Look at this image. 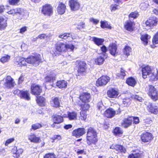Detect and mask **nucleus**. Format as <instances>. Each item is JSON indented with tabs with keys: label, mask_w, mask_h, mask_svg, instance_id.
Wrapping results in <instances>:
<instances>
[{
	"label": "nucleus",
	"mask_w": 158,
	"mask_h": 158,
	"mask_svg": "<svg viewBox=\"0 0 158 158\" xmlns=\"http://www.w3.org/2000/svg\"><path fill=\"white\" fill-rule=\"evenodd\" d=\"M115 106H116L118 109V110H114L112 108H109L106 110L104 113V116L108 118H111L114 117L117 113L118 114L121 112L120 110V106L118 104H115Z\"/></svg>",
	"instance_id": "obj_1"
},
{
	"label": "nucleus",
	"mask_w": 158,
	"mask_h": 158,
	"mask_svg": "<svg viewBox=\"0 0 158 158\" xmlns=\"http://www.w3.org/2000/svg\"><path fill=\"white\" fill-rule=\"evenodd\" d=\"M143 77L144 79L146 78L148 76H150L151 77L150 79L152 80H154L156 78L155 75L153 73H152V70L151 67L147 65L143 67L142 69Z\"/></svg>",
	"instance_id": "obj_2"
},
{
	"label": "nucleus",
	"mask_w": 158,
	"mask_h": 158,
	"mask_svg": "<svg viewBox=\"0 0 158 158\" xmlns=\"http://www.w3.org/2000/svg\"><path fill=\"white\" fill-rule=\"evenodd\" d=\"M158 19L156 17H151L145 22V24L147 27L149 29L153 28L157 25Z\"/></svg>",
	"instance_id": "obj_3"
},
{
	"label": "nucleus",
	"mask_w": 158,
	"mask_h": 158,
	"mask_svg": "<svg viewBox=\"0 0 158 158\" xmlns=\"http://www.w3.org/2000/svg\"><path fill=\"white\" fill-rule=\"evenodd\" d=\"M77 72L78 75H83L85 73L86 64L84 61H77Z\"/></svg>",
	"instance_id": "obj_4"
},
{
	"label": "nucleus",
	"mask_w": 158,
	"mask_h": 158,
	"mask_svg": "<svg viewBox=\"0 0 158 158\" xmlns=\"http://www.w3.org/2000/svg\"><path fill=\"white\" fill-rule=\"evenodd\" d=\"M56 51L55 50V52L52 51V52H53V55L54 56H56L57 55H59L61 52L65 51V44L61 43H57L56 45Z\"/></svg>",
	"instance_id": "obj_5"
},
{
	"label": "nucleus",
	"mask_w": 158,
	"mask_h": 158,
	"mask_svg": "<svg viewBox=\"0 0 158 158\" xmlns=\"http://www.w3.org/2000/svg\"><path fill=\"white\" fill-rule=\"evenodd\" d=\"M148 95L154 101H156L158 98V93L156 89L153 86L150 85L149 87Z\"/></svg>",
	"instance_id": "obj_6"
},
{
	"label": "nucleus",
	"mask_w": 158,
	"mask_h": 158,
	"mask_svg": "<svg viewBox=\"0 0 158 158\" xmlns=\"http://www.w3.org/2000/svg\"><path fill=\"white\" fill-rule=\"evenodd\" d=\"M40 59L39 56H31L27 58V62L36 66L39 64Z\"/></svg>",
	"instance_id": "obj_7"
},
{
	"label": "nucleus",
	"mask_w": 158,
	"mask_h": 158,
	"mask_svg": "<svg viewBox=\"0 0 158 158\" xmlns=\"http://www.w3.org/2000/svg\"><path fill=\"white\" fill-rule=\"evenodd\" d=\"M69 5L72 11H76L80 8L81 4L77 0H69Z\"/></svg>",
	"instance_id": "obj_8"
},
{
	"label": "nucleus",
	"mask_w": 158,
	"mask_h": 158,
	"mask_svg": "<svg viewBox=\"0 0 158 158\" xmlns=\"http://www.w3.org/2000/svg\"><path fill=\"white\" fill-rule=\"evenodd\" d=\"M110 80V78L106 76H103L98 78L96 82L97 86L106 85Z\"/></svg>",
	"instance_id": "obj_9"
},
{
	"label": "nucleus",
	"mask_w": 158,
	"mask_h": 158,
	"mask_svg": "<svg viewBox=\"0 0 158 158\" xmlns=\"http://www.w3.org/2000/svg\"><path fill=\"white\" fill-rule=\"evenodd\" d=\"M31 91L32 94L38 96L41 93L42 89L39 85L33 84L31 86Z\"/></svg>",
	"instance_id": "obj_10"
},
{
	"label": "nucleus",
	"mask_w": 158,
	"mask_h": 158,
	"mask_svg": "<svg viewBox=\"0 0 158 158\" xmlns=\"http://www.w3.org/2000/svg\"><path fill=\"white\" fill-rule=\"evenodd\" d=\"M42 13L45 15H51L53 12L52 6L49 4H46L43 6Z\"/></svg>",
	"instance_id": "obj_11"
},
{
	"label": "nucleus",
	"mask_w": 158,
	"mask_h": 158,
	"mask_svg": "<svg viewBox=\"0 0 158 158\" xmlns=\"http://www.w3.org/2000/svg\"><path fill=\"white\" fill-rule=\"evenodd\" d=\"M23 10L20 8H16L10 9L9 7H8L6 10V12L9 15L12 16H15L18 14L22 15Z\"/></svg>",
	"instance_id": "obj_12"
},
{
	"label": "nucleus",
	"mask_w": 158,
	"mask_h": 158,
	"mask_svg": "<svg viewBox=\"0 0 158 158\" xmlns=\"http://www.w3.org/2000/svg\"><path fill=\"white\" fill-rule=\"evenodd\" d=\"M4 79L5 86L8 88H10L14 86L15 84V82L14 79L10 76H7Z\"/></svg>",
	"instance_id": "obj_13"
},
{
	"label": "nucleus",
	"mask_w": 158,
	"mask_h": 158,
	"mask_svg": "<svg viewBox=\"0 0 158 158\" xmlns=\"http://www.w3.org/2000/svg\"><path fill=\"white\" fill-rule=\"evenodd\" d=\"M107 93L109 97L112 98H117L119 94L118 90L115 88L110 89L107 91Z\"/></svg>",
	"instance_id": "obj_14"
},
{
	"label": "nucleus",
	"mask_w": 158,
	"mask_h": 158,
	"mask_svg": "<svg viewBox=\"0 0 158 158\" xmlns=\"http://www.w3.org/2000/svg\"><path fill=\"white\" fill-rule=\"evenodd\" d=\"M153 138L152 135L149 132L143 133L141 136V140L143 142H148L152 140Z\"/></svg>",
	"instance_id": "obj_15"
},
{
	"label": "nucleus",
	"mask_w": 158,
	"mask_h": 158,
	"mask_svg": "<svg viewBox=\"0 0 158 158\" xmlns=\"http://www.w3.org/2000/svg\"><path fill=\"white\" fill-rule=\"evenodd\" d=\"M110 148V149H115L116 151L119 153H125L126 152L125 148L121 145L113 144Z\"/></svg>",
	"instance_id": "obj_16"
},
{
	"label": "nucleus",
	"mask_w": 158,
	"mask_h": 158,
	"mask_svg": "<svg viewBox=\"0 0 158 158\" xmlns=\"http://www.w3.org/2000/svg\"><path fill=\"white\" fill-rule=\"evenodd\" d=\"M85 133V130L83 128H80L74 130L73 132V135L77 137H79Z\"/></svg>",
	"instance_id": "obj_17"
},
{
	"label": "nucleus",
	"mask_w": 158,
	"mask_h": 158,
	"mask_svg": "<svg viewBox=\"0 0 158 158\" xmlns=\"http://www.w3.org/2000/svg\"><path fill=\"white\" fill-rule=\"evenodd\" d=\"M27 58L19 57L17 58L14 61V63L19 66H25L26 65Z\"/></svg>",
	"instance_id": "obj_18"
},
{
	"label": "nucleus",
	"mask_w": 158,
	"mask_h": 158,
	"mask_svg": "<svg viewBox=\"0 0 158 158\" xmlns=\"http://www.w3.org/2000/svg\"><path fill=\"white\" fill-rule=\"evenodd\" d=\"M147 106V109L150 112L156 114L158 113V107L153 105L152 103L149 102L148 105L145 104Z\"/></svg>",
	"instance_id": "obj_19"
},
{
	"label": "nucleus",
	"mask_w": 158,
	"mask_h": 158,
	"mask_svg": "<svg viewBox=\"0 0 158 158\" xmlns=\"http://www.w3.org/2000/svg\"><path fill=\"white\" fill-rule=\"evenodd\" d=\"M80 99L84 103H88L90 101V94L87 93H83L80 96Z\"/></svg>",
	"instance_id": "obj_20"
},
{
	"label": "nucleus",
	"mask_w": 158,
	"mask_h": 158,
	"mask_svg": "<svg viewBox=\"0 0 158 158\" xmlns=\"http://www.w3.org/2000/svg\"><path fill=\"white\" fill-rule=\"evenodd\" d=\"M12 152L13 154V156L15 158H17L19 157L22 154L23 149L22 148L18 149L17 147H15L12 149Z\"/></svg>",
	"instance_id": "obj_21"
},
{
	"label": "nucleus",
	"mask_w": 158,
	"mask_h": 158,
	"mask_svg": "<svg viewBox=\"0 0 158 158\" xmlns=\"http://www.w3.org/2000/svg\"><path fill=\"white\" fill-rule=\"evenodd\" d=\"M117 49L116 45L114 43L110 44L108 48L110 54L114 56H115L117 53Z\"/></svg>",
	"instance_id": "obj_22"
},
{
	"label": "nucleus",
	"mask_w": 158,
	"mask_h": 158,
	"mask_svg": "<svg viewBox=\"0 0 158 158\" xmlns=\"http://www.w3.org/2000/svg\"><path fill=\"white\" fill-rule=\"evenodd\" d=\"M135 23L131 21V19L128 20L125 22L124 25L125 28L128 31H131L133 30Z\"/></svg>",
	"instance_id": "obj_23"
},
{
	"label": "nucleus",
	"mask_w": 158,
	"mask_h": 158,
	"mask_svg": "<svg viewBox=\"0 0 158 158\" xmlns=\"http://www.w3.org/2000/svg\"><path fill=\"white\" fill-rule=\"evenodd\" d=\"M66 9L65 5L62 2H60L57 8L58 13L60 15H62L65 12Z\"/></svg>",
	"instance_id": "obj_24"
},
{
	"label": "nucleus",
	"mask_w": 158,
	"mask_h": 158,
	"mask_svg": "<svg viewBox=\"0 0 158 158\" xmlns=\"http://www.w3.org/2000/svg\"><path fill=\"white\" fill-rule=\"evenodd\" d=\"M98 141L97 136L86 137V142L89 145L92 144H95Z\"/></svg>",
	"instance_id": "obj_25"
},
{
	"label": "nucleus",
	"mask_w": 158,
	"mask_h": 158,
	"mask_svg": "<svg viewBox=\"0 0 158 158\" xmlns=\"http://www.w3.org/2000/svg\"><path fill=\"white\" fill-rule=\"evenodd\" d=\"M52 120L53 123H60L63 122V117L60 115L56 114L53 115Z\"/></svg>",
	"instance_id": "obj_26"
},
{
	"label": "nucleus",
	"mask_w": 158,
	"mask_h": 158,
	"mask_svg": "<svg viewBox=\"0 0 158 158\" xmlns=\"http://www.w3.org/2000/svg\"><path fill=\"white\" fill-rule=\"evenodd\" d=\"M19 96L20 98H24L26 100H29L30 99V94L28 91L27 90H23L21 91V94Z\"/></svg>",
	"instance_id": "obj_27"
},
{
	"label": "nucleus",
	"mask_w": 158,
	"mask_h": 158,
	"mask_svg": "<svg viewBox=\"0 0 158 158\" xmlns=\"http://www.w3.org/2000/svg\"><path fill=\"white\" fill-rule=\"evenodd\" d=\"M94 136H97L96 131L92 127L89 128L87 132L86 137Z\"/></svg>",
	"instance_id": "obj_28"
},
{
	"label": "nucleus",
	"mask_w": 158,
	"mask_h": 158,
	"mask_svg": "<svg viewBox=\"0 0 158 158\" xmlns=\"http://www.w3.org/2000/svg\"><path fill=\"white\" fill-rule=\"evenodd\" d=\"M79 105H80V110L81 111L87 112L90 107L88 103H84L80 105L79 103H78Z\"/></svg>",
	"instance_id": "obj_29"
},
{
	"label": "nucleus",
	"mask_w": 158,
	"mask_h": 158,
	"mask_svg": "<svg viewBox=\"0 0 158 158\" xmlns=\"http://www.w3.org/2000/svg\"><path fill=\"white\" fill-rule=\"evenodd\" d=\"M51 106L54 107H57L60 106V103L58 98H52L51 101Z\"/></svg>",
	"instance_id": "obj_30"
},
{
	"label": "nucleus",
	"mask_w": 158,
	"mask_h": 158,
	"mask_svg": "<svg viewBox=\"0 0 158 158\" xmlns=\"http://www.w3.org/2000/svg\"><path fill=\"white\" fill-rule=\"evenodd\" d=\"M77 113L75 112H69L68 114H64L63 117H64L68 116L69 120H76L77 118Z\"/></svg>",
	"instance_id": "obj_31"
},
{
	"label": "nucleus",
	"mask_w": 158,
	"mask_h": 158,
	"mask_svg": "<svg viewBox=\"0 0 158 158\" xmlns=\"http://www.w3.org/2000/svg\"><path fill=\"white\" fill-rule=\"evenodd\" d=\"M56 85L60 88H66L67 86V82L64 80H60L56 82Z\"/></svg>",
	"instance_id": "obj_32"
},
{
	"label": "nucleus",
	"mask_w": 158,
	"mask_h": 158,
	"mask_svg": "<svg viewBox=\"0 0 158 158\" xmlns=\"http://www.w3.org/2000/svg\"><path fill=\"white\" fill-rule=\"evenodd\" d=\"M92 40L96 45L98 46L102 45L104 41L103 39L98 38L95 37H92Z\"/></svg>",
	"instance_id": "obj_33"
},
{
	"label": "nucleus",
	"mask_w": 158,
	"mask_h": 158,
	"mask_svg": "<svg viewBox=\"0 0 158 158\" xmlns=\"http://www.w3.org/2000/svg\"><path fill=\"white\" fill-rule=\"evenodd\" d=\"M106 58V56L103 57L102 56H100L95 60V63L96 64L101 65L103 63L105 59Z\"/></svg>",
	"instance_id": "obj_34"
},
{
	"label": "nucleus",
	"mask_w": 158,
	"mask_h": 158,
	"mask_svg": "<svg viewBox=\"0 0 158 158\" xmlns=\"http://www.w3.org/2000/svg\"><path fill=\"white\" fill-rule=\"evenodd\" d=\"M113 133L114 135L120 136L123 134V131L121 128L116 127L113 130Z\"/></svg>",
	"instance_id": "obj_35"
},
{
	"label": "nucleus",
	"mask_w": 158,
	"mask_h": 158,
	"mask_svg": "<svg viewBox=\"0 0 158 158\" xmlns=\"http://www.w3.org/2000/svg\"><path fill=\"white\" fill-rule=\"evenodd\" d=\"M6 20L2 17H0V29H4L7 26Z\"/></svg>",
	"instance_id": "obj_36"
},
{
	"label": "nucleus",
	"mask_w": 158,
	"mask_h": 158,
	"mask_svg": "<svg viewBox=\"0 0 158 158\" xmlns=\"http://www.w3.org/2000/svg\"><path fill=\"white\" fill-rule=\"evenodd\" d=\"M126 82L128 85L132 87H134L136 83L135 79L132 77L128 78Z\"/></svg>",
	"instance_id": "obj_37"
},
{
	"label": "nucleus",
	"mask_w": 158,
	"mask_h": 158,
	"mask_svg": "<svg viewBox=\"0 0 158 158\" xmlns=\"http://www.w3.org/2000/svg\"><path fill=\"white\" fill-rule=\"evenodd\" d=\"M28 139L31 142L33 143H37L39 142L40 138L36 136L34 134H31L28 136Z\"/></svg>",
	"instance_id": "obj_38"
},
{
	"label": "nucleus",
	"mask_w": 158,
	"mask_h": 158,
	"mask_svg": "<svg viewBox=\"0 0 158 158\" xmlns=\"http://www.w3.org/2000/svg\"><path fill=\"white\" fill-rule=\"evenodd\" d=\"M132 122V119L131 118L124 119L123 120V122L122 123V126L125 128H127L131 125Z\"/></svg>",
	"instance_id": "obj_39"
},
{
	"label": "nucleus",
	"mask_w": 158,
	"mask_h": 158,
	"mask_svg": "<svg viewBox=\"0 0 158 158\" xmlns=\"http://www.w3.org/2000/svg\"><path fill=\"white\" fill-rule=\"evenodd\" d=\"M150 38L151 36L150 35L147 34H145L142 35L141 39L144 45H147L148 43V40Z\"/></svg>",
	"instance_id": "obj_40"
},
{
	"label": "nucleus",
	"mask_w": 158,
	"mask_h": 158,
	"mask_svg": "<svg viewBox=\"0 0 158 158\" xmlns=\"http://www.w3.org/2000/svg\"><path fill=\"white\" fill-rule=\"evenodd\" d=\"M124 54L128 56L131 52V48L130 46H126L123 49Z\"/></svg>",
	"instance_id": "obj_41"
},
{
	"label": "nucleus",
	"mask_w": 158,
	"mask_h": 158,
	"mask_svg": "<svg viewBox=\"0 0 158 158\" xmlns=\"http://www.w3.org/2000/svg\"><path fill=\"white\" fill-rule=\"evenodd\" d=\"M36 102L40 106H44L45 105V99L43 97H37Z\"/></svg>",
	"instance_id": "obj_42"
},
{
	"label": "nucleus",
	"mask_w": 158,
	"mask_h": 158,
	"mask_svg": "<svg viewBox=\"0 0 158 158\" xmlns=\"http://www.w3.org/2000/svg\"><path fill=\"white\" fill-rule=\"evenodd\" d=\"M10 58V56L8 55H4L1 58L0 61L3 63H4L5 62L8 61Z\"/></svg>",
	"instance_id": "obj_43"
},
{
	"label": "nucleus",
	"mask_w": 158,
	"mask_h": 158,
	"mask_svg": "<svg viewBox=\"0 0 158 158\" xmlns=\"http://www.w3.org/2000/svg\"><path fill=\"white\" fill-rule=\"evenodd\" d=\"M59 37L64 39H70V38L72 37V35L69 33H64L62 35H59Z\"/></svg>",
	"instance_id": "obj_44"
},
{
	"label": "nucleus",
	"mask_w": 158,
	"mask_h": 158,
	"mask_svg": "<svg viewBox=\"0 0 158 158\" xmlns=\"http://www.w3.org/2000/svg\"><path fill=\"white\" fill-rule=\"evenodd\" d=\"M101 26L103 28H107L109 29H111V27L108 24L107 22L106 21H101Z\"/></svg>",
	"instance_id": "obj_45"
},
{
	"label": "nucleus",
	"mask_w": 158,
	"mask_h": 158,
	"mask_svg": "<svg viewBox=\"0 0 158 158\" xmlns=\"http://www.w3.org/2000/svg\"><path fill=\"white\" fill-rule=\"evenodd\" d=\"M80 119L82 120H85L87 118L88 115L86 112L81 111L80 112Z\"/></svg>",
	"instance_id": "obj_46"
},
{
	"label": "nucleus",
	"mask_w": 158,
	"mask_h": 158,
	"mask_svg": "<svg viewBox=\"0 0 158 158\" xmlns=\"http://www.w3.org/2000/svg\"><path fill=\"white\" fill-rule=\"evenodd\" d=\"M55 75H50L47 76L45 79V81L46 82H49L52 81L55 79Z\"/></svg>",
	"instance_id": "obj_47"
},
{
	"label": "nucleus",
	"mask_w": 158,
	"mask_h": 158,
	"mask_svg": "<svg viewBox=\"0 0 158 158\" xmlns=\"http://www.w3.org/2000/svg\"><path fill=\"white\" fill-rule=\"evenodd\" d=\"M152 43L153 44H158V32H156L154 36L152 39Z\"/></svg>",
	"instance_id": "obj_48"
},
{
	"label": "nucleus",
	"mask_w": 158,
	"mask_h": 158,
	"mask_svg": "<svg viewBox=\"0 0 158 158\" xmlns=\"http://www.w3.org/2000/svg\"><path fill=\"white\" fill-rule=\"evenodd\" d=\"M119 5V4L116 3V4L111 5L110 6V9L111 11H114L118 9Z\"/></svg>",
	"instance_id": "obj_49"
},
{
	"label": "nucleus",
	"mask_w": 158,
	"mask_h": 158,
	"mask_svg": "<svg viewBox=\"0 0 158 158\" xmlns=\"http://www.w3.org/2000/svg\"><path fill=\"white\" fill-rule=\"evenodd\" d=\"M126 75L125 71L124 70L121 69L120 73L118 74L117 76L121 79H123L124 77Z\"/></svg>",
	"instance_id": "obj_50"
},
{
	"label": "nucleus",
	"mask_w": 158,
	"mask_h": 158,
	"mask_svg": "<svg viewBox=\"0 0 158 158\" xmlns=\"http://www.w3.org/2000/svg\"><path fill=\"white\" fill-rule=\"evenodd\" d=\"M97 107L99 110L102 111L105 109V107L104 106L102 102H99L97 104Z\"/></svg>",
	"instance_id": "obj_51"
},
{
	"label": "nucleus",
	"mask_w": 158,
	"mask_h": 158,
	"mask_svg": "<svg viewBox=\"0 0 158 158\" xmlns=\"http://www.w3.org/2000/svg\"><path fill=\"white\" fill-rule=\"evenodd\" d=\"M130 99L129 98H127L123 99V103L124 106H127L129 105L130 104Z\"/></svg>",
	"instance_id": "obj_52"
},
{
	"label": "nucleus",
	"mask_w": 158,
	"mask_h": 158,
	"mask_svg": "<svg viewBox=\"0 0 158 158\" xmlns=\"http://www.w3.org/2000/svg\"><path fill=\"white\" fill-rule=\"evenodd\" d=\"M42 127L40 123H37L33 124L32 125L31 128L34 130L40 128Z\"/></svg>",
	"instance_id": "obj_53"
},
{
	"label": "nucleus",
	"mask_w": 158,
	"mask_h": 158,
	"mask_svg": "<svg viewBox=\"0 0 158 158\" xmlns=\"http://www.w3.org/2000/svg\"><path fill=\"white\" fill-rule=\"evenodd\" d=\"M61 136L60 135H55L51 138L52 140V142H54L55 141H58L61 139Z\"/></svg>",
	"instance_id": "obj_54"
},
{
	"label": "nucleus",
	"mask_w": 158,
	"mask_h": 158,
	"mask_svg": "<svg viewBox=\"0 0 158 158\" xmlns=\"http://www.w3.org/2000/svg\"><path fill=\"white\" fill-rule=\"evenodd\" d=\"M135 158H140L142 156L141 152L139 151L133 153Z\"/></svg>",
	"instance_id": "obj_55"
},
{
	"label": "nucleus",
	"mask_w": 158,
	"mask_h": 158,
	"mask_svg": "<svg viewBox=\"0 0 158 158\" xmlns=\"http://www.w3.org/2000/svg\"><path fill=\"white\" fill-rule=\"evenodd\" d=\"M131 97L132 98L134 99H135L139 102H142L143 100V99L142 97H139V96L137 95H133Z\"/></svg>",
	"instance_id": "obj_56"
},
{
	"label": "nucleus",
	"mask_w": 158,
	"mask_h": 158,
	"mask_svg": "<svg viewBox=\"0 0 158 158\" xmlns=\"http://www.w3.org/2000/svg\"><path fill=\"white\" fill-rule=\"evenodd\" d=\"M101 51L103 52V56H107L106 55V52L107 51L108 49L105 46L103 45L101 47Z\"/></svg>",
	"instance_id": "obj_57"
},
{
	"label": "nucleus",
	"mask_w": 158,
	"mask_h": 158,
	"mask_svg": "<svg viewBox=\"0 0 158 158\" xmlns=\"http://www.w3.org/2000/svg\"><path fill=\"white\" fill-rule=\"evenodd\" d=\"M20 0H9V3L11 5H15L19 2Z\"/></svg>",
	"instance_id": "obj_58"
},
{
	"label": "nucleus",
	"mask_w": 158,
	"mask_h": 158,
	"mask_svg": "<svg viewBox=\"0 0 158 158\" xmlns=\"http://www.w3.org/2000/svg\"><path fill=\"white\" fill-rule=\"evenodd\" d=\"M44 158H55V155L53 153H48L45 155Z\"/></svg>",
	"instance_id": "obj_59"
},
{
	"label": "nucleus",
	"mask_w": 158,
	"mask_h": 158,
	"mask_svg": "<svg viewBox=\"0 0 158 158\" xmlns=\"http://www.w3.org/2000/svg\"><path fill=\"white\" fill-rule=\"evenodd\" d=\"M66 50L67 49H70L73 51L74 49V47L72 44H65Z\"/></svg>",
	"instance_id": "obj_60"
},
{
	"label": "nucleus",
	"mask_w": 158,
	"mask_h": 158,
	"mask_svg": "<svg viewBox=\"0 0 158 158\" xmlns=\"http://www.w3.org/2000/svg\"><path fill=\"white\" fill-rule=\"evenodd\" d=\"M138 16V14L135 12H132L129 15V18L131 19V18L133 19L136 18Z\"/></svg>",
	"instance_id": "obj_61"
},
{
	"label": "nucleus",
	"mask_w": 158,
	"mask_h": 158,
	"mask_svg": "<svg viewBox=\"0 0 158 158\" xmlns=\"http://www.w3.org/2000/svg\"><path fill=\"white\" fill-rule=\"evenodd\" d=\"M15 140V139L14 138H10L6 140L5 143V145L7 146L10 143H12Z\"/></svg>",
	"instance_id": "obj_62"
},
{
	"label": "nucleus",
	"mask_w": 158,
	"mask_h": 158,
	"mask_svg": "<svg viewBox=\"0 0 158 158\" xmlns=\"http://www.w3.org/2000/svg\"><path fill=\"white\" fill-rule=\"evenodd\" d=\"M85 23L81 22L78 25H77V28L78 29H80L82 28H84L85 27Z\"/></svg>",
	"instance_id": "obj_63"
},
{
	"label": "nucleus",
	"mask_w": 158,
	"mask_h": 158,
	"mask_svg": "<svg viewBox=\"0 0 158 158\" xmlns=\"http://www.w3.org/2000/svg\"><path fill=\"white\" fill-rule=\"evenodd\" d=\"M89 21L94 24H97L98 23L99 20L91 18L89 19Z\"/></svg>",
	"instance_id": "obj_64"
}]
</instances>
